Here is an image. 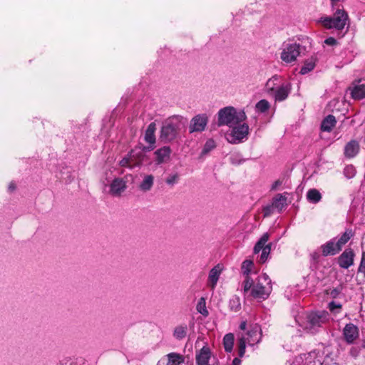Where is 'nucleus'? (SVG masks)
I'll return each instance as SVG.
<instances>
[{
    "instance_id": "f257e3e1",
    "label": "nucleus",
    "mask_w": 365,
    "mask_h": 365,
    "mask_svg": "<svg viewBox=\"0 0 365 365\" xmlns=\"http://www.w3.org/2000/svg\"><path fill=\"white\" fill-rule=\"evenodd\" d=\"M217 117L219 126L227 125L229 127L242 123L247 118L244 110H237L232 106L221 108L217 113Z\"/></svg>"
},
{
    "instance_id": "f03ea898",
    "label": "nucleus",
    "mask_w": 365,
    "mask_h": 365,
    "mask_svg": "<svg viewBox=\"0 0 365 365\" xmlns=\"http://www.w3.org/2000/svg\"><path fill=\"white\" fill-rule=\"evenodd\" d=\"M334 13L331 16L321 17L320 22L328 29H334L341 31L349 22V16L343 6L335 7L332 9Z\"/></svg>"
},
{
    "instance_id": "7ed1b4c3",
    "label": "nucleus",
    "mask_w": 365,
    "mask_h": 365,
    "mask_svg": "<svg viewBox=\"0 0 365 365\" xmlns=\"http://www.w3.org/2000/svg\"><path fill=\"white\" fill-rule=\"evenodd\" d=\"M182 120L180 117L173 116L163 124L160 135L161 141L169 143L179 135L182 128L184 126Z\"/></svg>"
},
{
    "instance_id": "20e7f679",
    "label": "nucleus",
    "mask_w": 365,
    "mask_h": 365,
    "mask_svg": "<svg viewBox=\"0 0 365 365\" xmlns=\"http://www.w3.org/2000/svg\"><path fill=\"white\" fill-rule=\"evenodd\" d=\"M251 295L256 299H267L272 292L271 280L267 274L259 275L250 288Z\"/></svg>"
},
{
    "instance_id": "39448f33",
    "label": "nucleus",
    "mask_w": 365,
    "mask_h": 365,
    "mask_svg": "<svg viewBox=\"0 0 365 365\" xmlns=\"http://www.w3.org/2000/svg\"><path fill=\"white\" fill-rule=\"evenodd\" d=\"M246 335L247 337L242 336L238 341L240 357H242L245 353L246 343L250 346H253L261 341L262 330L258 324L252 325Z\"/></svg>"
},
{
    "instance_id": "423d86ee",
    "label": "nucleus",
    "mask_w": 365,
    "mask_h": 365,
    "mask_svg": "<svg viewBox=\"0 0 365 365\" xmlns=\"http://www.w3.org/2000/svg\"><path fill=\"white\" fill-rule=\"evenodd\" d=\"M329 318L327 311L312 312L307 316L306 329L311 333H315L319 327L329 322Z\"/></svg>"
},
{
    "instance_id": "0eeeda50",
    "label": "nucleus",
    "mask_w": 365,
    "mask_h": 365,
    "mask_svg": "<svg viewBox=\"0 0 365 365\" xmlns=\"http://www.w3.org/2000/svg\"><path fill=\"white\" fill-rule=\"evenodd\" d=\"M306 51L304 46L297 43H284L280 53V58L286 63L296 61L297 57Z\"/></svg>"
},
{
    "instance_id": "6e6552de",
    "label": "nucleus",
    "mask_w": 365,
    "mask_h": 365,
    "mask_svg": "<svg viewBox=\"0 0 365 365\" xmlns=\"http://www.w3.org/2000/svg\"><path fill=\"white\" fill-rule=\"evenodd\" d=\"M231 128L230 132L226 134V139L230 143L238 144L247 139L249 135V126L247 124L240 123Z\"/></svg>"
},
{
    "instance_id": "1a4fd4ad",
    "label": "nucleus",
    "mask_w": 365,
    "mask_h": 365,
    "mask_svg": "<svg viewBox=\"0 0 365 365\" xmlns=\"http://www.w3.org/2000/svg\"><path fill=\"white\" fill-rule=\"evenodd\" d=\"M208 123V116L203 114H198L194 116L189 125V132L190 133L195 132L201 133L205 130V128Z\"/></svg>"
},
{
    "instance_id": "9d476101",
    "label": "nucleus",
    "mask_w": 365,
    "mask_h": 365,
    "mask_svg": "<svg viewBox=\"0 0 365 365\" xmlns=\"http://www.w3.org/2000/svg\"><path fill=\"white\" fill-rule=\"evenodd\" d=\"M254 267V263L252 260L246 259L242 264V272L245 275V279L243 282V291L244 293H247L253 284V279L249 276L252 272V269Z\"/></svg>"
},
{
    "instance_id": "9b49d317",
    "label": "nucleus",
    "mask_w": 365,
    "mask_h": 365,
    "mask_svg": "<svg viewBox=\"0 0 365 365\" xmlns=\"http://www.w3.org/2000/svg\"><path fill=\"white\" fill-rule=\"evenodd\" d=\"M342 334L348 344H352L359 337V329L353 323H349L343 329Z\"/></svg>"
},
{
    "instance_id": "f8f14e48",
    "label": "nucleus",
    "mask_w": 365,
    "mask_h": 365,
    "mask_svg": "<svg viewBox=\"0 0 365 365\" xmlns=\"http://www.w3.org/2000/svg\"><path fill=\"white\" fill-rule=\"evenodd\" d=\"M355 254L352 249H346L338 257L339 266L343 269H348L354 264Z\"/></svg>"
},
{
    "instance_id": "ddd939ff",
    "label": "nucleus",
    "mask_w": 365,
    "mask_h": 365,
    "mask_svg": "<svg viewBox=\"0 0 365 365\" xmlns=\"http://www.w3.org/2000/svg\"><path fill=\"white\" fill-rule=\"evenodd\" d=\"M322 254L324 257L333 256L338 254L341 250L336 243V237L332 238L326 243L321 245Z\"/></svg>"
},
{
    "instance_id": "4468645a",
    "label": "nucleus",
    "mask_w": 365,
    "mask_h": 365,
    "mask_svg": "<svg viewBox=\"0 0 365 365\" xmlns=\"http://www.w3.org/2000/svg\"><path fill=\"white\" fill-rule=\"evenodd\" d=\"M292 87L290 83H284L279 84L276 88L275 91L272 95L274 96L275 101H284L289 96L291 91Z\"/></svg>"
},
{
    "instance_id": "2eb2a0df",
    "label": "nucleus",
    "mask_w": 365,
    "mask_h": 365,
    "mask_svg": "<svg viewBox=\"0 0 365 365\" xmlns=\"http://www.w3.org/2000/svg\"><path fill=\"white\" fill-rule=\"evenodd\" d=\"M222 267L220 264H217L209 272L207 284L212 289L214 290L219 280L220 276L222 272Z\"/></svg>"
},
{
    "instance_id": "dca6fc26",
    "label": "nucleus",
    "mask_w": 365,
    "mask_h": 365,
    "mask_svg": "<svg viewBox=\"0 0 365 365\" xmlns=\"http://www.w3.org/2000/svg\"><path fill=\"white\" fill-rule=\"evenodd\" d=\"M126 189V182L122 178H115L110 185V193L112 195H120Z\"/></svg>"
},
{
    "instance_id": "f3484780",
    "label": "nucleus",
    "mask_w": 365,
    "mask_h": 365,
    "mask_svg": "<svg viewBox=\"0 0 365 365\" xmlns=\"http://www.w3.org/2000/svg\"><path fill=\"white\" fill-rule=\"evenodd\" d=\"M171 150L168 146H164L155 152V161L157 164L167 162L170 159Z\"/></svg>"
},
{
    "instance_id": "a211bd4d",
    "label": "nucleus",
    "mask_w": 365,
    "mask_h": 365,
    "mask_svg": "<svg viewBox=\"0 0 365 365\" xmlns=\"http://www.w3.org/2000/svg\"><path fill=\"white\" fill-rule=\"evenodd\" d=\"M359 151V144L356 140H351L344 147V154L346 158L355 157Z\"/></svg>"
},
{
    "instance_id": "6ab92c4d",
    "label": "nucleus",
    "mask_w": 365,
    "mask_h": 365,
    "mask_svg": "<svg viewBox=\"0 0 365 365\" xmlns=\"http://www.w3.org/2000/svg\"><path fill=\"white\" fill-rule=\"evenodd\" d=\"M211 356V353L209 348L203 347L200 349V352L196 354V364L197 365H207Z\"/></svg>"
},
{
    "instance_id": "aec40b11",
    "label": "nucleus",
    "mask_w": 365,
    "mask_h": 365,
    "mask_svg": "<svg viewBox=\"0 0 365 365\" xmlns=\"http://www.w3.org/2000/svg\"><path fill=\"white\" fill-rule=\"evenodd\" d=\"M133 168L138 167L145 158V153L140 149L132 150L129 153Z\"/></svg>"
},
{
    "instance_id": "412c9836",
    "label": "nucleus",
    "mask_w": 365,
    "mask_h": 365,
    "mask_svg": "<svg viewBox=\"0 0 365 365\" xmlns=\"http://www.w3.org/2000/svg\"><path fill=\"white\" fill-rule=\"evenodd\" d=\"M317 61V55L314 53L310 58H309L304 61V65L302 66L299 73L302 75H305L309 72L312 71L314 68L316 63Z\"/></svg>"
},
{
    "instance_id": "4be33fe9",
    "label": "nucleus",
    "mask_w": 365,
    "mask_h": 365,
    "mask_svg": "<svg viewBox=\"0 0 365 365\" xmlns=\"http://www.w3.org/2000/svg\"><path fill=\"white\" fill-rule=\"evenodd\" d=\"M154 185V176L153 175H145L139 185L141 191H150Z\"/></svg>"
},
{
    "instance_id": "5701e85b",
    "label": "nucleus",
    "mask_w": 365,
    "mask_h": 365,
    "mask_svg": "<svg viewBox=\"0 0 365 365\" xmlns=\"http://www.w3.org/2000/svg\"><path fill=\"white\" fill-rule=\"evenodd\" d=\"M351 97L355 100H361L365 98V85L357 83L351 89Z\"/></svg>"
},
{
    "instance_id": "b1692460",
    "label": "nucleus",
    "mask_w": 365,
    "mask_h": 365,
    "mask_svg": "<svg viewBox=\"0 0 365 365\" xmlns=\"http://www.w3.org/2000/svg\"><path fill=\"white\" fill-rule=\"evenodd\" d=\"M166 365H182L185 361V357L178 353L172 352L166 355Z\"/></svg>"
},
{
    "instance_id": "393cba45",
    "label": "nucleus",
    "mask_w": 365,
    "mask_h": 365,
    "mask_svg": "<svg viewBox=\"0 0 365 365\" xmlns=\"http://www.w3.org/2000/svg\"><path fill=\"white\" fill-rule=\"evenodd\" d=\"M155 130H156L155 123H151L149 124V125L148 126V128L145 130L144 139L148 143H149L150 145H154L155 143Z\"/></svg>"
},
{
    "instance_id": "a878e982",
    "label": "nucleus",
    "mask_w": 365,
    "mask_h": 365,
    "mask_svg": "<svg viewBox=\"0 0 365 365\" xmlns=\"http://www.w3.org/2000/svg\"><path fill=\"white\" fill-rule=\"evenodd\" d=\"M272 204L278 212H281L287 205V197L282 194H277L272 199Z\"/></svg>"
},
{
    "instance_id": "bb28decb",
    "label": "nucleus",
    "mask_w": 365,
    "mask_h": 365,
    "mask_svg": "<svg viewBox=\"0 0 365 365\" xmlns=\"http://www.w3.org/2000/svg\"><path fill=\"white\" fill-rule=\"evenodd\" d=\"M354 235V232L351 229H346V231L340 236L339 239L336 237V243L339 249L341 250L342 247L348 242V241Z\"/></svg>"
},
{
    "instance_id": "cd10ccee",
    "label": "nucleus",
    "mask_w": 365,
    "mask_h": 365,
    "mask_svg": "<svg viewBox=\"0 0 365 365\" xmlns=\"http://www.w3.org/2000/svg\"><path fill=\"white\" fill-rule=\"evenodd\" d=\"M280 78L277 76H274L270 78L266 83L265 91L266 92L272 96L275 91L277 86L280 84Z\"/></svg>"
},
{
    "instance_id": "c85d7f7f",
    "label": "nucleus",
    "mask_w": 365,
    "mask_h": 365,
    "mask_svg": "<svg viewBox=\"0 0 365 365\" xmlns=\"http://www.w3.org/2000/svg\"><path fill=\"white\" fill-rule=\"evenodd\" d=\"M336 123V118L332 115H327L322 122L321 130L330 132Z\"/></svg>"
},
{
    "instance_id": "c756f323",
    "label": "nucleus",
    "mask_w": 365,
    "mask_h": 365,
    "mask_svg": "<svg viewBox=\"0 0 365 365\" xmlns=\"http://www.w3.org/2000/svg\"><path fill=\"white\" fill-rule=\"evenodd\" d=\"M307 199L309 202L316 204L322 200V195L318 190L310 189L307 192Z\"/></svg>"
},
{
    "instance_id": "7c9ffc66",
    "label": "nucleus",
    "mask_w": 365,
    "mask_h": 365,
    "mask_svg": "<svg viewBox=\"0 0 365 365\" xmlns=\"http://www.w3.org/2000/svg\"><path fill=\"white\" fill-rule=\"evenodd\" d=\"M234 341L235 336L233 334L229 333L225 335L223 338V346L226 352H232L233 349Z\"/></svg>"
},
{
    "instance_id": "2f4dec72",
    "label": "nucleus",
    "mask_w": 365,
    "mask_h": 365,
    "mask_svg": "<svg viewBox=\"0 0 365 365\" xmlns=\"http://www.w3.org/2000/svg\"><path fill=\"white\" fill-rule=\"evenodd\" d=\"M269 235L267 232L263 234V235L260 237L258 242L255 244L254 247V253H259L260 251L263 250V249L267 245L266 243L269 240Z\"/></svg>"
},
{
    "instance_id": "473e14b6",
    "label": "nucleus",
    "mask_w": 365,
    "mask_h": 365,
    "mask_svg": "<svg viewBox=\"0 0 365 365\" xmlns=\"http://www.w3.org/2000/svg\"><path fill=\"white\" fill-rule=\"evenodd\" d=\"M187 331V325L178 326L175 328L173 331V336L178 340H181L186 336Z\"/></svg>"
},
{
    "instance_id": "72a5a7b5",
    "label": "nucleus",
    "mask_w": 365,
    "mask_h": 365,
    "mask_svg": "<svg viewBox=\"0 0 365 365\" xmlns=\"http://www.w3.org/2000/svg\"><path fill=\"white\" fill-rule=\"evenodd\" d=\"M230 309L233 312H238L241 308L240 299L238 297L234 296L229 301Z\"/></svg>"
},
{
    "instance_id": "f704fd0d",
    "label": "nucleus",
    "mask_w": 365,
    "mask_h": 365,
    "mask_svg": "<svg viewBox=\"0 0 365 365\" xmlns=\"http://www.w3.org/2000/svg\"><path fill=\"white\" fill-rule=\"evenodd\" d=\"M196 309L197 311L203 316H208L209 312L206 308L205 299L203 297L200 298V300L198 301Z\"/></svg>"
},
{
    "instance_id": "c9c22d12",
    "label": "nucleus",
    "mask_w": 365,
    "mask_h": 365,
    "mask_svg": "<svg viewBox=\"0 0 365 365\" xmlns=\"http://www.w3.org/2000/svg\"><path fill=\"white\" fill-rule=\"evenodd\" d=\"M180 180V175L177 173L170 174L165 179V183L169 186L177 184Z\"/></svg>"
},
{
    "instance_id": "e433bc0d",
    "label": "nucleus",
    "mask_w": 365,
    "mask_h": 365,
    "mask_svg": "<svg viewBox=\"0 0 365 365\" xmlns=\"http://www.w3.org/2000/svg\"><path fill=\"white\" fill-rule=\"evenodd\" d=\"M215 148V143L212 139H209L206 141L201 155H204L207 154L209 152H210L212 150H213Z\"/></svg>"
},
{
    "instance_id": "4c0bfd02",
    "label": "nucleus",
    "mask_w": 365,
    "mask_h": 365,
    "mask_svg": "<svg viewBox=\"0 0 365 365\" xmlns=\"http://www.w3.org/2000/svg\"><path fill=\"white\" fill-rule=\"evenodd\" d=\"M269 103L267 100H261L256 104V109L261 112L264 113L269 108Z\"/></svg>"
},
{
    "instance_id": "58836bf2",
    "label": "nucleus",
    "mask_w": 365,
    "mask_h": 365,
    "mask_svg": "<svg viewBox=\"0 0 365 365\" xmlns=\"http://www.w3.org/2000/svg\"><path fill=\"white\" fill-rule=\"evenodd\" d=\"M271 246H272L271 243L267 244L265 246V247L263 249V250H262V254H261V256H260V258H259V262L260 263H264L267 259L268 256H269V252H270V250H271Z\"/></svg>"
},
{
    "instance_id": "ea45409f",
    "label": "nucleus",
    "mask_w": 365,
    "mask_h": 365,
    "mask_svg": "<svg viewBox=\"0 0 365 365\" xmlns=\"http://www.w3.org/2000/svg\"><path fill=\"white\" fill-rule=\"evenodd\" d=\"M121 167H126L129 168H133L131 159L128 154L125 157H124L119 163Z\"/></svg>"
},
{
    "instance_id": "a19ab883",
    "label": "nucleus",
    "mask_w": 365,
    "mask_h": 365,
    "mask_svg": "<svg viewBox=\"0 0 365 365\" xmlns=\"http://www.w3.org/2000/svg\"><path fill=\"white\" fill-rule=\"evenodd\" d=\"M328 308L331 312L338 313L341 309V304L332 301L329 303Z\"/></svg>"
},
{
    "instance_id": "79ce46f5",
    "label": "nucleus",
    "mask_w": 365,
    "mask_h": 365,
    "mask_svg": "<svg viewBox=\"0 0 365 365\" xmlns=\"http://www.w3.org/2000/svg\"><path fill=\"white\" fill-rule=\"evenodd\" d=\"M274 210H275V209L273 207L272 204L268 205L265 206L263 208V215H264V217H266L269 216L270 215H272L274 212Z\"/></svg>"
},
{
    "instance_id": "37998d69",
    "label": "nucleus",
    "mask_w": 365,
    "mask_h": 365,
    "mask_svg": "<svg viewBox=\"0 0 365 365\" xmlns=\"http://www.w3.org/2000/svg\"><path fill=\"white\" fill-rule=\"evenodd\" d=\"M358 272L363 273L365 277V252H362L360 264L358 268Z\"/></svg>"
},
{
    "instance_id": "c03bdc74",
    "label": "nucleus",
    "mask_w": 365,
    "mask_h": 365,
    "mask_svg": "<svg viewBox=\"0 0 365 365\" xmlns=\"http://www.w3.org/2000/svg\"><path fill=\"white\" fill-rule=\"evenodd\" d=\"M341 291H342V286L339 285V287H335L333 289H331V292H329V294L332 298L335 299L339 297V295L341 294Z\"/></svg>"
},
{
    "instance_id": "a18cd8bd",
    "label": "nucleus",
    "mask_w": 365,
    "mask_h": 365,
    "mask_svg": "<svg viewBox=\"0 0 365 365\" xmlns=\"http://www.w3.org/2000/svg\"><path fill=\"white\" fill-rule=\"evenodd\" d=\"M355 170L352 166H347L344 169V175L348 178H351L355 175Z\"/></svg>"
},
{
    "instance_id": "49530a36",
    "label": "nucleus",
    "mask_w": 365,
    "mask_h": 365,
    "mask_svg": "<svg viewBox=\"0 0 365 365\" xmlns=\"http://www.w3.org/2000/svg\"><path fill=\"white\" fill-rule=\"evenodd\" d=\"M360 351H361V349L359 347H358V346H352L350 349L349 354L352 357L356 358V357H357L359 355Z\"/></svg>"
},
{
    "instance_id": "de8ad7c7",
    "label": "nucleus",
    "mask_w": 365,
    "mask_h": 365,
    "mask_svg": "<svg viewBox=\"0 0 365 365\" xmlns=\"http://www.w3.org/2000/svg\"><path fill=\"white\" fill-rule=\"evenodd\" d=\"M336 43V40L333 37H329L324 40V43L329 46H334Z\"/></svg>"
},
{
    "instance_id": "09e8293b",
    "label": "nucleus",
    "mask_w": 365,
    "mask_h": 365,
    "mask_svg": "<svg viewBox=\"0 0 365 365\" xmlns=\"http://www.w3.org/2000/svg\"><path fill=\"white\" fill-rule=\"evenodd\" d=\"M329 1H330V4L331 6V9H335V7L339 6L338 5L339 2H341V1L343 2L344 0H329Z\"/></svg>"
},
{
    "instance_id": "8fccbe9b",
    "label": "nucleus",
    "mask_w": 365,
    "mask_h": 365,
    "mask_svg": "<svg viewBox=\"0 0 365 365\" xmlns=\"http://www.w3.org/2000/svg\"><path fill=\"white\" fill-rule=\"evenodd\" d=\"M281 184H282V182H281L280 180H277V181H275V182L273 183L272 186V190H276V189H277V187L278 186H279Z\"/></svg>"
},
{
    "instance_id": "3c124183",
    "label": "nucleus",
    "mask_w": 365,
    "mask_h": 365,
    "mask_svg": "<svg viewBox=\"0 0 365 365\" xmlns=\"http://www.w3.org/2000/svg\"><path fill=\"white\" fill-rule=\"evenodd\" d=\"M9 190L10 192H12L14 191L15 189H16V185L14 182H10L9 185V187H8Z\"/></svg>"
},
{
    "instance_id": "603ef678",
    "label": "nucleus",
    "mask_w": 365,
    "mask_h": 365,
    "mask_svg": "<svg viewBox=\"0 0 365 365\" xmlns=\"http://www.w3.org/2000/svg\"><path fill=\"white\" fill-rule=\"evenodd\" d=\"M247 328V322L245 321L242 322L240 324V329L241 330H245Z\"/></svg>"
},
{
    "instance_id": "864d4df0",
    "label": "nucleus",
    "mask_w": 365,
    "mask_h": 365,
    "mask_svg": "<svg viewBox=\"0 0 365 365\" xmlns=\"http://www.w3.org/2000/svg\"><path fill=\"white\" fill-rule=\"evenodd\" d=\"M241 360L238 358H235L232 361V365H240Z\"/></svg>"
},
{
    "instance_id": "5fc2aeb1",
    "label": "nucleus",
    "mask_w": 365,
    "mask_h": 365,
    "mask_svg": "<svg viewBox=\"0 0 365 365\" xmlns=\"http://www.w3.org/2000/svg\"><path fill=\"white\" fill-rule=\"evenodd\" d=\"M157 365H165V363L163 362L162 361H160Z\"/></svg>"
},
{
    "instance_id": "6e6d98bb",
    "label": "nucleus",
    "mask_w": 365,
    "mask_h": 365,
    "mask_svg": "<svg viewBox=\"0 0 365 365\" xmlns=\"http://www.w3.org/2000/svg\"><path fill=\"white\" fill-rule=\"evenodd\" d=\"M362 347H363L364 349H365V339H364V341H363V343H362Z\"/></svg>"
}]
</instances>
